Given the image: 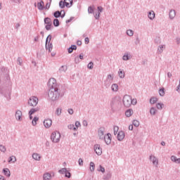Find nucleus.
Segmentation results:
<instances>
[{
    "instance_id": "f257e3e1",
    "label": "nucleus",
    "mask_w": 180,
    "mask_h": 180,
    "mask_svg": "<svg viewBox=\"0 0 180 180\" xmlns=\"http://www.w3.org/2000/svg\"><path fill=\"white\" fill-rule=\"evenodd\" d=\"M48 86L49 88L48 96L53 102H56V101H58L60 98L64 96L65 91L61 90V86L57 84L55 78L49 79Z\"/></svg>"
},
{
    "instance_id": "f03ea898",
    "label": "nucleus",
    "mask_w": 180,
    "mask_h": 180,
    "mask_svg": "<svg viewBox=\"0 0 180 180\" xmlns=\"http://www.w3.org/2000/svg\"><path fill=\"white\" fill-rule=\"evenodd\" d=\"M1 76L2 77L3 81L6 84H9V82H11V77L9 76V69H8V68H5L3 66L1 68Z\"/></svg>"
},
{
    "instance_id": "7ed1b4c3",
    "label": "nucleus",
    "mask_w": 180,
    "mask_h": 180,
    "mask_svg": "<svg viewBox=\"0 0 180 180\" xmlns=\"http://www.w3.org/2000/svg\"><path fill=\"white\" fill-rule=\"evenodd\" d=\"M122 102L125 108H130V106H131V104L133 103V99L131 98V96L129 95H125L123 97Z\"/></svg>"
},
{
    "instance_id": "20e7f679",
    "label": "nucleus",
    "mask_w": 180,
    "mask_h": 180,
    "mask_svg": "<svg viewBox=\"0 0 180 180\" xmlns=\"http://www.w3.org/2000/svg\"><path fill=\"white\" fill-rule=\"evenodd\" d=\"M121 104H122V101L120 100V98L117 97L113 98L110 103L112 110H113V109H115V108H119V106H120Z\"/></svg>"
},
{
    "instance_id": "39448f33",
    "label": "nucleus",
    "mask_w": 180,
    "mask_h": 180,
    "mask_svg": "<svg viewBox=\"0 0 180 180\" xmlns=\"http://www.w3.org/2000/svg\"><path fill=\"white\" fill-rule=\"evenodd\" d=\"M60 139H61V134L57 131L53 132L51 135V140L53 143H58Z\"/></svg>"
},
{
    "instance_id": "423d86ee",
    "label": "nucleus",
    "mask_w": 180,
    "mask_h": 180,
    "mask_svg": "<svg viewBox=\"0 0 180 180\" xmlns=\"http://www.w3.org/2000/svg\"><path fill=\"white\" fill-rule=\"evenodd\" d=\"M46 30H51V26H53V22H51V18L46 17L44 20Z\"/></svg>"
},
{
    "instance_id": "0eeeda50",
    "label": "nucleus",
    "mask_w": 180,
    "mask_h": 180,
    "mask_svg": "<svg viewBox=\"0 0 180 180\" xmlns=\"http://www.w3.org/2000/svg\"><path fill=\"white\" fill-rule=\"evenodd\" d=\"M37 103H39V98H37V97L32 96L30 98L28 101V104L30 105V106H33V107L37 106Z\"/></svg>"
},
{
    "instance_id": "6e6552de",
    "label": "nucleus",
    "mask_w": 180,
    "mask_h": 180,
    "mask_svg": "<svg viewBox=\"0 0 180 180\" xmlns=\"http://www.w3.org/2000/svg\"><path fill=\"white\" fill-rule=\"evenodd\" d=\"M103 139L107 146H109L112 143V135L110 133H108Z\"/></svg>"
},
{
    "instance_id": "1a4fd4ad",
    "label": "nucleus",
    "mask_w": 180,
    "mask_h": 180,
    "mask_svg": "<svg viewBox=\"0 0 180 180\" xmlns=\"http://www.w3.org/2000/svg\"><path fill=\"white\" fill-rule=\"evenodd\" d=\"M94 151L97 155H102V148H101V145L95 144L94 145Z\"/></svg>"
},
{
    "instance_id": "9d476101",
    "label": "nucleus",
    "mask_w": 180,
    "mask_h": 180,
    "mask_svg": "<svg viewBox=\"0 0 180 180\" xmlns=\"http://www.w3.org/2000/svg\"><path fill=\"white\" fill-rule=\"evenodd\" d=\"M51 124H53V121L51 119L44 120V125L46 129H49V127H51Z\"/></svg>"
},
{
    "instance_id": "9b49d317",
    "label": "nucleus",
    "mask_w": 180,
    "mask_h": 180,
    "mask_svg": "<svg viewBox=\"0 0 180 180\" xmlns=\"http://www.w3.org/2000/svg\"><path fill=\"white\" fill-rule=\"evenodd\" d=\"M105 131V127H101L98 129V136L100 140H103V137H105L104 135Z\"/></svg>"
},
{
    "instance_id": "f8f14e48",
    "label": "nucleus",
    "mask_w": 180,
    "mask_h": 180,
    "mask_svg": "<svg viewBox=\"0 0 180 180\" xmlns=\"http://www.w3.org/2000/svg\"><path fill=\"white\" fill-rule=\"evenodd\" d=\"M124 131H120L117 133V139L118 141H122L123 139H124Z\"/></svg>"
},
{
    "instance_id": "ddd939ff",
    "label": "nucleus",
    "mask_w": 180,
    "mask_h": 180,
    "mask_svg": "<svg viewBox=\"0 0 180 180\" xmlns=\"http://www.w3.org/2000/svg\"><path fill=\"white\" fill-rule=\"evenodd\" d=\"M15 118L16 120H18L19 122L22 120V111L18 110L15 112Z\"/></svg>"
},
{
    "instance_id": "4468645a",
    "label": "nucleus",
    "mask_w": 180,
    "mask_h": 180,
    "mask_svg": "<svg viewBox=\"0 0 180 180\" xmlns=\"http://www.w3.org/2000/svg\"><path fill=\"white\" fill-rule=\"evenodd\" d=\"M37 8L39 11H43L44 9H45L44 1H43V0L37 3Z\"/></svg>"
},
{
    "instance_id": "2eb2a0df",
    "label": "nucleus",
    "mask_w": 180,
    "mask_h": 180,
    "mask_svg": "<svg viewBox=\"0 0 180 180\" xmlns=\"http://www.w3.org/2000/svg\"><path fill=\"white\" fill-rule=\"evenodd\" d=\"M150 161H152L153 165H155L156 167H157V165H158V159H157V158H155V156L150 155Z\"/></svg>"
},
{
    "instance_id": "dca6fc26",
    "label": "nucleus",
    "mask_w": 180,
    "mask_h": 180,
    "mask_svg": "<svg viewBox=\"0 0 180 180\" xmlns=\"http://www.w3.org/2000/svg\"><path fill=\"white\" fill-rule=\"evenodd\" d=\"M148 18H149L150 20H153V19L155 18V13H154L153 11H149L148 13Z\"/></svg>"
},
{
    "instance_id": "f3484780",
    "label": "nucleus",
    "mask_w": 180,
    "mask_h": 180,
    "mask_svg": "<svg viewBox=\"0 0 180 180\" xmlns=\"http://www.w3.org/2000/svg\"><path fill=\"white\" fill-rule=\"evenodd\" d=\"M175 16H176V12L175 11V10H170L169 13V19H174Z\"/></svg>"
},
{
    "instance_id": "a211bd4d",
    "label": "nucleus",
    "mask_w": 180,
    "mask_h": 180,
    "mask_svg": "<svg viewBox=\"0 0 180 180\" xmlns=\"http://www.w3.org/2000/svg\"><path fill=\"white\" fill-rule=\"evenodd\" d=\"M43 179L44 180H50V179H51V174H50L49 172H46V173L44 174Z\"/></svg>"
},
{
    "instance_id": "6ab92c4d",
    "label": "nucleus",
    "mask_w": 180,
    "mask_h": 180,
    "mask_svg": "<svg viewBox=\"0 0 180 180\" xmlns=\"http://www.w3.org/2000/svg\"><path fill=\"white\" fill-rule=\"evenodd\" d=\"M3 173L8 178H9V176H11V171H9V169H8V168L3 169Z\"/></svg>"
},
{
    "instance_id": "aec40b11",
    "label": "nucleus",
    "mask_w": 180,
    "mask_h": 180,
    "mask_svg": "<svg viewBox=\"0 0 180 180\" xmlns=\"http://www.w3.org/2000/svg\"><path fill=\"white\" fill-rule=\"evenodd\" d=\"M74 50H77V45H71V46L68 49V52L69 54H71Z\"/></svg>"
},
{
    "instance_id": "412c9836",
    "label": "nucleus",
    "mask_w": 180,
    "mask_h": 180,
    "mask_svg": "<svg viewBox=\"0 0 180 180\" xmlns=\"http://www.w3.org/2000/svg\"><path fill=\"white\" fill-rule=\"evenodd\" d=\"M32 158L36 161H40V158H41V157H40V155H39V153H33Z\"/></svg>"
},
{
    "instance_id": "4be33fe9",
    "label": "nucleus",
    "mask_w": 180,
    "mask_h": 180,
    "mask_svg": "<svg viewBox=\"0 0 180 180\" xmlns=\"http://www.w3.org/2000/svg\"><path fill=\"white\" fill-rule=\"evenodd\" d=\"M131 115H133V110L128 109L126 110L125 116H127V117H130V116H131Z\"/></svg>"
},
{
    "instance_id": "5701e85b",
    "label": "nucleus",
    "mask_w": 180,
    "mask_h": 180,
    "mask_svg": "<svg viewBox=\"0 0 180 180\" xmlns=\"http://www.w3.org/2000/svg\"><path fill=\"white\" fill-rule=\"evenodd\" d=\"M53 16L56 18V19H58V18L61 17V11H56L53 13Z\"/></svg>"
},
{
    "instance_id": "b1692460",
    "label": "nucleus",
    "mask_w": 180,
    "mask_h": 180,
    "mask_svg": "<svg viewBox=\"0 0 180 180\" xmlns=\"http://www.w3.org/2000/svg\"><path fill=\"white\" fill-rule=\"evenodd\" d=\"M111 89L112 91H113V92H117V90L119 89V86L117 85V84H113L111 86Z\"/></svg>"
},
{
    "instance_id": "393cba45",
    "label": "nucleus",
    "mask_w": 180,
    "mask_h": 180,
    "mask_svg": "<svg viewBox=\"0 0 180 180\" xmlns=\"http://www.w3.org/2000/svg\"><path fill=\"white\" fill-rule=\"evenodd\" d=\"M53 26L55 27H58V26H60V20H58V18H55L53 20Z\"/></svg>"
},
{
    "instance_id": "a878e982",
    "label": "nucleus",
    "mask_w": 180,
    "mask_h": 180,
    "mask_svg": "<svg viewBox=\"0 0 180 180\" xmlns=\"http://www.w3.org/2000/svg\"><path fill=\"white\" fill-rule=\"evenodd\" d=\"M159 95L160 96H164L165 95V88L162 87L159 89Z\"/></svg>"
},
{
    "instance_id": "bb28decb",
    "label": "nucleus",
    "mask_w": 180,
    "mask_h": 180,
    "mask_svg": "<svg viewBox=\"0 0 180 180\" xmlns=\"http://www.w3.org/2000/svg\"><path fill=\"white\" fill-rule=\"evenodd\" d=\"M158 101V98H157L156 97H152L150 99V103L151 105H154V103H157Z\"/></svg>"
},
{
    "instance_id": "cd10ccee",
    "label": "nucleus",
    "mask_w": 180,
    "mask_h": 180,
    "mask_svg": "<svg viewBox=\"0 0 180 180\" xmlns=\"http://www.w3.org/2000/svg\"><path fill=\"white\" fill-rule=\"evenodd\" d=\"M150 113L152 116H155V113H157V109H155L154 107H152L150 110Z\"/></svg>"
},
{
    "instance_id": "c85d7f7f",
    "label": "nucleus",
    "mask_w": 180,
    "mask_h": 180,
    "mask_svg": "<svg viewBox=\"0 0 180 180\" xmlns=\"http://www.w3.org/2000/svg\"><path fill=\"white\" fill-rule=\"evenodd\" d=\"M112 84V82L109 79H106L104 82V85L105 86V88H109V86H110Z\"/></svg>"
},
{
    "instance_id": "c756f323",
    "label": "nucleus",
    "mask_w": 180,
    "mask_h": 180,
    "mask_svg": "<svg viewBox=\"0 0 180 180\" xmlns=\"http://www.w3.org/2000/svg\"><path fill=\"white\" fill-rule=\"evenodd\" d=\"M164 49H165V45H160L158 48V53H161L164 51Z\"/></svg>"
},
{
    "instance_id": "7c9ffc66",
    "label": "nucleus",
    "mask_w": 180,
    "mask_h": 180,
    "mask_svg": "<svg viewBox=\"0 0 180 180\" xmlns=\"http://www.w3.org/2000/svg\"><path fill=\"white\" fill-rule=\"evenodd\" d=\"M112 178V173L109 172L105 176H103L104 180H109Z\"/></svg>"
},
{
    "instance_id": "2f4dec72",
    "label": "nucleus",
    "mask_w": 180,
    "mask_h": 180,
    "mask_svg": "<svg viewBox=\"0 0 180 180\" xmlns=\"http://www.w3.org/2000/svg\"><path fill=\"white\" fill-rule=\"evenodd\" d=\"M38 120H39V117H34L32 121V126H36V124H37Z\"/></svg>"
},
{
    "instance_id": "473e14b6",
    "label": "nucleus",
    "mask_w": 180,
    "mask_h": 180,
    "mask_svg": "<svg viewBox=\"0 0 180 180\" xmlns=\"http://www.w3.org/2000/svg\"><path fill=\"white\" fill-rule=\"evenodd\" d=\"M118 75L120 78H124V72L122 69L119 70Z\"/></svg>"
},
{
    "instance_id": "72a5a7b5",
    "label": "nucleus",
    "mask_w": 180,
    "mask_h": 180,
    "mask_svg": "<svg viewBox=\"0 0 180 180\" xmlns=\"http://www.w3.org/2000/svg\"><path fill=\"white\" fill-rule=\"evenodd\" d=\"M45 49H46V50H49V49H53V43H48V44H46V42H45Z\"/></svg>"
},
{
    "instance_id": "f704fd0d",
    "label": "nucleus",
    "mask_w": 180,
    "mask_h": 180,
    "mask_svg": "<svg viewBox=\"0 0 180 180\" xmlns=\"http://www.w3.org/2000/svg\"><path fill=\"white\" fill-rule=\"evenodd\" d=\"M90 171L94 172L95 171V163L94 162H90Z\"/></svg>"
},
{
    "instance_id": "c9c22d12",
    "label": "nucleus",
    "mask_w": 180,
    "mask_h": 180,
    "mask_svg": "<svg viewBox=\"0 0 180 180\" xmlns=\"http://www.w3.org/2000/svg\"><path fill=\"white\" fill-rule=\"evenodd\" d=\"M156 108L157 109H158L159 110H161L162 109V108H164V103H158L156 104Z\"/></svg>"
},
{
    "instance_id": "e433bc0d",
    "label": "nucleus",
    "mask_w": 180,
    "mask_h": 180,
    "mask_svg": "<svg viewBox=\"0 0 180 180\" xmlns=\"http://www.w3.org/2000/svg\"><path fill=\"white\" fill-rule=\"evenodd\" d=\"M68 170H67V168H62L58 170L59 174H61L62 175H64V174H66V172Z\"/></svg>"
},
{
    "instance_id": "4c0bfd02",
    "label": "nucleus",
    "mask_w": 180,
    "mask_h": 180,
    "mask_svg": "<svg viewBox=\"0 0 180 180\" xmlns=\"http://www.w3.org/2000/svg\"><path fill=\"white\" fill-rule=\"evenodd\" d=\"M133 126L135 127H139L140 126V122L137 120H134L132 122Z\"/></svg>"
},
{
    "instance_id": "58836bf2",
    "label": "nucleus",
    "mask_w": 180,
    "mask_h": 180,
    "mask_svg": "<svg viewBox=\"0 0 180 180\" xmlns=\"http://www.w3.org/2000/svg\"><path fill=\"white\" fill-rule=\"evenodd\" d=\"M59 71H60V72H65V71H67V66H65V65H62V66L59 68Z\"/></svg>"
},
{
    "instance_id": "ea45409f",
    "label": "nucleus",
    "mask_w": 180,
    "mask_h": 180,
    "mask_svg": "<svg viewBox=\"0 0 180 180\" xmlns=\"http://www.w3.org/2000/svg\"><path fill=\"white\" fill-rule=\"evenodd\" d=\"M122 60H123L124 61H128V60H130V56H129L128 53L124 54V55L122 56Z\"/></svg>"
},
{
    "instance_id": "a19ab883",
    "label": "nucleus",
    "mask_w": 180,
    "mask_h": 180,
    "mask_svg": "<svg viewBox=\"0 0 180 180\" xmlns=\"http://www.w3.org/2000/svg\"><path fill=\"white\" fill-rule=\"evenodd\" d=\"M12 161H13V162H16V157H15V156L9 157L8 162H12Z\"/></svg>"
},
{
    "instance_id": "79ce46f5",
    "label": "nucleus",
    "mask_w": 180,
    "mask_h": 180,
    "mask_svg": "<svg viewBox=\"0 0 180 180\" xmlns=\"http://www.w3.org/2000/svg\"><path fill=\"white\" fill-rule=\"evenodd\" d=\"M59 7L60 9H64V8H65V4L63 0L59 2Z\"/></svg>"
},
{
    "instance_id": "37998d69",
    "label": "nucleus",
    "mask_w": 180,
    "mask_h": 180,
    "mask_svg": "<svg viewBox=\"0 0 180 180\" xmlns=\"http://www.w3.org/2000/svg\"><path fill=\"white\" fill-rule=\"evenodd\" d=\"M127 36L131 37L133 34H134V32L131 30H127Z\"/></svg>"
},
{
    "instance_id": "c03bdc74",
    "label": "nucleus",
    "mask_w": 180,
    "mask_h": 180,
    "mask_svg": "<svg viewBox=\"0 0 180 180\" xmlns=\"http://www.w3.org/2000/svg\"><path fill=\"white\" fill-rule=\"evenodd\" d=\"M51 37H52L51 34L48 35V37L46 39V42H45V43H46V44H48V43H50L51 41Z\"/></svg>"
},
{
    "instance_id": "a18cd8bd",
    "label": "nucleus",
    "mask_w": 180,
    "mask_h": 180,
    "mask_svg": "<svg viewBox=\"0 0 180 180\" xmlns=\"http://www.w3.org/2000/svg\"><path fill=\"white\" fill-rule=\"evenodd\" d=\"M22 63H23V60L22 59V58L18 57L17 59V64H18L19 65H22Z\"/></svg>"
},
{
    "instance_id": "49530a36",
    "label": "nucleus",
    "mask_w": 180,
    "mask_h": 180,
    "mask_svg": "<svg viewBox=\"0 0 180 180\" xmlns=\"http://www.w3.org/2000/svg\"><path fill=\"white\" fill-rule=\"evenodd\" d=\"M97 9H98V12L100 15H101V13H102V12H103V6H98L97 7Z\"/></svg>"
},
{
    "instance_id": "de8ad7c7",
    "label": "nucleus",
    "mask_w": 180,
    "mask_h": 180,
    "mask_svg": "<svg viewBox=\"0 0 180 180\" xmlns=\"http://www.w3.org/2000/svg\"><path fill=\"white\" fill-rule=\"evenodd\" d=\"M87 68L89 70H92V68H94V62H89V63L87 65Z\"/></svg>"
},
{
    "instance_id": "09e8293b",
    "label": "nucleus",
    "mask_w": 180,
    "mask_h": 180,
    "mask_svg": "<svg viewBox=\"0 0 180 180\" xmlns=\"http://www.w3.org/2000/svg\"><path fill=\"white\" fill-rule=\"evenodd\" d=\"M119 131V127L115 126L114 127V135L116 136L117 132Z\"/></svg>"
},
{
    "instance_id": "8fccbe9b",
    "label": "nucleus",
    "mask_w": 180,
    "mask_h": 180,
    "mask_svg": "<svg viewBox=\"0 0 180 180\" xmlns=\"http://www.w3.org/2000/svg\"><path fill=\"white\" fill-rule=\"evenodd\" d=\"M0 151H1L2 153H5V151H6V148L5 147V146L0 145Z\"/></svg>"
},
{
    "instance_id": "3c124183",
    "label": "nucleus",
    "mask_w": 180,
    "mask_h": 180,
    "mask_svg": "<svg viewBox=\"0 0 180 180\" xmlns=\"http://www.w3.org/2000/svg\"><path fill=\"white\" fill-rule=\"evenodd\" d=\"M99 169H98V171L100 172H102V174H105V167H102V165H99Z\"/></svg>"
},
{
    "instance_id": "603ef678",
    "label": "nucleus",
    "mask_w": 180,
    "mask_h": 180,
    "mask_svg": "<svg viewBox=\"0 0 180 180\" xmlns=\"http://www.w3.org/2000/svg\"><path fill=\"white\" fill-rule=\"evenodd\" d=\"M88 12H89V13H94V7H92V6H89V8H88Z\"/></svg>"
},
{
    "instance_id": "864d4df0",
    "label": "nucleus",
    "mask_w": 180,
    "mask_h": 180,
    "mask_svg": "<svg viewBox=\"0 0 180 180\" xmlns=\"http://www.w3.org/2000/svg\"><path fill=\"white\" fill-rule=\"evenodd\" d=\"M65 177L68 178V179L71 178V172H68V170L66 174H65Z\"/></svg>"
},
{
    "instance_id": "5fc2aeb1",
    "label": "nucleus",
    "mask_w": 180,
    "mask_h": 180,
    "mask_svg": "<svg viewBox=\"0 0 180 180\" xmlns=\"http://www.w3.org/2000/svg\"><path fill=\"white\" fill-rule=\"evenodd\" d=\"M78 163L80 167H82V165H84V160H82V158L79 159Z\"/></svg>"
},
{
    "instance_id": "6e6d98bb",
    "label": "nucleus",
    "mask_w": 180,
    "mask_h": 180,
    "mask_svg": "<svg viewBox=\"0 0 180 180\" xmlns=\"http://www.w3.org/2000/svg\"><path fill=\"white\" fill-rule=\"evenodd\" d=\"M107 79H108V81L112 82L113 81V76H112V75H108V77H107Z\"/></svg>"
},
{
    "instance_id": "4d7b16f0",
    "label": "nucleus",
    "mask_w": 180,
    "mask_h": 180,
    "mask_svg": "<svg viewBox=\"0 0 180 180\" xmlns=\"http://www.w3.org/2000/svg\"><path fill=\"white\" fill-rule=\"evenodd\" d=\"M177 159L178 158L176 156H174V155L171 156V160L173 161V162H176Z\"/></svg>"
},
{
    "instance_id": "13d9d810",
    "label": "nucleus",
    "mask_w": 180,
    "mask_h": 180,
    "mask_svg": "<svg viewBox=\"0 0 180 180\" xmlns=\"http://www.w3.org/2000/svg\"><path fill=\"white\" fill-rule=\"evenodd\" d=\"M56 113V115H58V116H60V115H61V109L57 108Z\"/></svg>"
},
{
    "instance_id": "bf43d9fd",
    "label": "nucleus",
    "mask_w": 180,
    "mask_h": 180,
    "mask_svg": "<svg viewBox=\"0 0 180 180\" xmlns=\"http://www.w3.org/2000/svg\"><path fill=\"white\" fill-rule=\"evenodd\" d=\"M65 11H64V10H62L61 11V13H60V18H65Z\"/></svg>"
},
{
    "instance_id": "052dcab7",
    "label": "nucleus",
    "mask_w": 180,
    "mask_h": 180,
    "mask_svg": "<svg viewBox=\"0 0 180 180\" xmlns=\"http://www.w3.org/2000/svg\"><path fill=\"white\" fill-rule=\"evenodd\" d=\"M94 18H95V19H96V20H98L99 19V18H101V14L99 13H96L94 15Z\"/></svg>"
},
{
    "instance_id": "680f3d73",
    "label": "nucleus",
    "mask_w": 180,
    "mask_h": 180,
    "mask_svg": "<svg viewBox=\"0 0 180 180\" xmlns=\"http://www.w3.org/2000/svg\"><path fill=\"white\" fill-rule=\"evenodd\" d=\"M28 113H30V115H34V113H36V111H34L33 108H31Z\"/></svg>"
},
{
    "instance_id": "e2e57ef3",
    "label": "nucleus",
    "mask_w": 180,
    "mask_h": 180,
    "mask_svg": "<svg viewBox=\"0 0 180 180\" xmlns=\"http://www.w3.org/2000/svg\"><path fill=\"white\" fill-rule=\"evenodd\" d=\"M68 112L69 115H74V110H72V108H69L68 110Z\"/></svg>"
},
{
    "instance_id": "0e129e2a",
    "label": "nucleus",
    "mask_w": 180,
    "mask_h": 180,
    "mask_svg": "<svg viewBox=\"0 0 180 180\" xmlns=\"http://www.w3.org/2000/svg\"><path fill=\"white\" fill-rule=\"evenodd\" d=\"M51 6V3H46L45 9H50Z\"/></svg>"
},
{
    "instance_id": "69168bd1",
    "label": "nucleus",
    "mask_w": 180,
    "mask_h": 180,
    "mask_svg": "<svg viewBox=\"0 0 180 180\" xmlns=\"http://www.w3.org/2000/svg\"><path fill=\"white\" fill-rule=\"evenodd\" d=\"M84 42H85V44H89V37H86L84 39Z\"/></svg>"
},
{
    "instance_id": "338daca9",
    "label": "nucleus",
    "mask_w": 180,
    "mask_h": 180,
    "mask_svg": "<svg viewBox=\"0 0 180 180\" xmlns=\"http://www.w3.org/2000/svg\"><path fill=\"white\" fill-rule=\"evenodd\" d=\"M72 20H74V17H71L69 20H67L66 23H70Z\"/></svg>"
},
{
    "instance_id": "774afa93",
    "label": "nucleus",
    "mask_w": 180,
    "mask_h": 180,
    "mask_svg": "<svg viewBox=\"0 0 180 180\" xmlns=\"http://www.w3.org/2000/svg\"><path fill=\"white\" fill-rule=\"evenodd\" d=\"M81 126V123L79 121L75 122V127L78 129V127Z\"/></svg>"
}]
</instances>
